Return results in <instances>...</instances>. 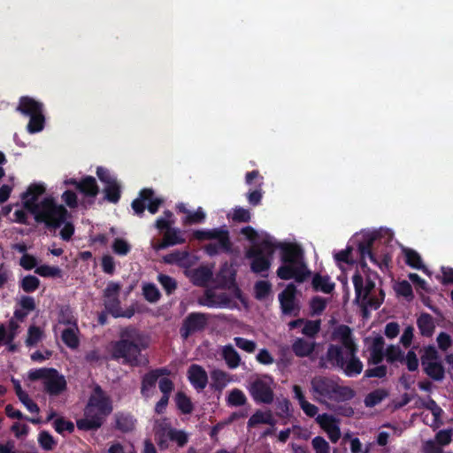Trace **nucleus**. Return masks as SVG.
<instances>
[{"label":"nucleus","instance_id":"f257e3e1","mask_svg":"<svg viewBox=\"0 0 453 453\" xmlns=\"http://www.w3.org/2000/svg\"><path fill=\"white\" fill-rule=\"evenodd\" d=\"M262 246L270 257L280 250L281 265L278 267L276 274L280 280H295L297 283H303L311 276V273L303 261V252L297 244L266 238L262 241Z\"/></svg>","mask_w":453,"mask_h":453},{"label":"nucleus","instance_id":"f03ea898","mask_svg":"<svg viewBox=\"0 0 453 453\" xmlns=\"http://www.w3.org/2000/svg\"><path fill=\"white\" fill-rule=\"evenodd\" d=\"M148 347V336L137 327L127 326L120 329L119 340L111 342L110 358L131 367H138L149 362L142 354Z\"/></svg>","mask_w":453,"mask_h":453},{"label":"nucleus","instance_id":"7ed1b4c3","mask_svg":"<svg viewBox=\"0 0 453 453\" xmlns=\"http://www.w3.org/2000/svg\"><path fill=\"white\" fill-rule=\"evenodd\" d=\"M113 410L111 397L98 384L93 388L88 401L84 409V418L77 420L79 430L93 431L100 428L104 419Z\"/></svg>","mask_w":453,"mask_h":453},{"label":"nucleus","instance_id":"20e7f679","mask_svg":"<svg viewBox=\"0 0 453 453\" xmlns=\"http://www.w3.org/2000/svg\"><path fill=\"white\" fill-rule=\"evenodd\" d=\"M358 348L355 351H343L342 347L338 344H329L326 359L332 367L342 370L348 377H356L359 375L364 368V365L357 356Z\"/></svg>","mask_w":453,"mask_h":453},{"label":"nucleus","instance_id":"39448f33","mask_svg":"<svg viewBox=\"0 0 453 453\" xmlns=\"http://www.w3.org/2000/svg\"><path fill=\"white\" fill-rule=\"evenodd\" d=\"M37 223H43L51 231L59 228L69 217L67 209L56 203L52 197H45L39 203V207L31 212Z\"/></svg>","mask_w":453,"mask_h":453},{"label":"nucleus","instance_id":"423d86ee","mask_svg":"<svg viewBox=\"0 0 453 453\" xmlns=\"http://www.w3.org/2000/svg\"><path fill=\"white\" fill-rule=\"evenodd\" d=\"M16 111L26 117H29V121L27 126L28 133L35 134L44 128V104L42 102L31 96H23L19 100Z\"/></svg>","mask_w":453,"mask_h":453},{"label":"nucleus","instance_id":"0eeeda50","mask_svg":"<svg viewBox=\"0 0 453 453\" xmlns=\"http://www.w3.org/2000/svg\"><path fill=\"white\" fill-rule=\"evenodd\" d=\"M164 202L162 197L155 196L152 188H146L139 192V196L133 200L131 206L138 216L143 215L145 209H148L150 213L156 214Z\"/></svg>","mask_w":453,"mask_h":453},{"label":"nucleus","instance_id":"6e6552de","mask_svg":"<svg viewBox=\"0 0 453 453\" xmlns=\"http://www.w3.org/2000/svg\"><path fill=\"white\" fill-rule=\"evenodd\" d=\"M376 237L373 234L366 236L363 242H360L358 243V251L360 254V262L359 266L364 273H366V272H370V268L368 267L366 262H365V257L367 256L372 263L377 265L380 269L383 268V266H388V263L391 260V257L388 254L383 255L380 261H379L375 256V254L372 252V246L375 242Z\"/></svg>","mask_w":453,"mask_h":453},{"label":"nucleus","instance_id":"1a4fd4ad","mask_svg":"<svg viewBox=\"0 0 453 453\" xmlns=\"http://www.w3.org/2000/svg\"><path fill=\"white\" fill-rule=\"evenodd\" d=\"M297 288L294 283H288L279 294L280 308L282 315L298 317L301 311V305L296 298Z\"/></svg>","mask_w":453,"mask_h":453},{"label":"nucleus","instance_id":"9d476101","mask_svg":"<svg viewBox=\"0 0 453 453\" xmlns=\"http://www.w3.org/2000/svg\"><path fill=\"white\" fill-rule=\"evenodd\" d=\"M209 315L202 312H190L183 319L180 327V335L182 340H188L196 333L203 332L208 325Z\"/></svg>","mask_w":453,"mask_h":453},{"label":"nucleus","instance_id":"9b49d317","mask_svg":"<svg viewBox=\"0 0 453 453\" xmlns=\"http://www.w3.org/2000/svg\"><path fill=\"white\" fill-rule=\"evenodd\" d=\"M193 237L198 241H219L220 245L223 247V252L230 253L232 251L233 244L230 239L229 231L225 226L212 229L195 230L193 232Z\"/></svg>","mask_w":453,"mask_h":453},{"label":"nucleus","instance_id":"f8f14e48","mask_svg":"<svg viewBox=\"0 0 453 453\" xmlns=\"http://www.w3.org/2000/svg\"><path fill=\"white\" fill-rule=\"evenodd\" d=\"M246 257L251 259L250 270L255 273H262L270 269L272 265V257H270L262 242L259 247H251L246 251Z\"/></svg>","mask_w":453,"mask_h":453},{"label":"nucleus","instance_id":"ddd939ff","mask_svg":"<svg viewBox=\"0 0 453 453\" xmlns=\"http://www.w3.org/2000/svg\"><path fill=\"white\" fill-rule=\"evenodd\" d=\"M121 289L120 284L110 281L105 289L104 290V305L108 313L115 317L120 310L119 292Z\"/></svg>","mask_w":453,"mask_h":453},{"label":"nucleus","instance_id":"4468645a","mask_svg":"<svg viewBox=\"0 0 453 453\" xmlns=\"http://www.w3.org/2000/svg\"><path fill=\"white\" fill-rule=\"evenodd\" d=\"M52 372L43 381V388L50 395L57 396L66 389L67 383L65 376L60 374L57 369L53 368Z\"/></svg>","mask_w":453,"mask_h":453},{"label":"nucleus","instance_id":"2eb2a0df","mask_svg":"<svg viewBox=\"0 0 453 453\" xmlns=\"http://www.w3.org/2000/svg\"><path fill=\"white\" fill-rule=\"evenodd\" d=\"M352 282L354 285L357 301L366 300L372 291L375 288V280H373L371 276H367V279H365V284H364V277L358 271L354 273Z\"/></svg>","mask_w":453,"mask_h":453},{"label":"nucleus","instance_id":"dca6fc26","mask_svg":"<svg viewBox=\"0 0 453 453\" xmlns=\"http://www.w3.org/2000/svg\"><path fill=\"white\" fill-rule=\"evenodd\" d=\"M312 392L324 400H331L335 381L324 376L314 377L311 381Z\"/></svg>","mask_w":453,"mask_h":453},{"label":"nucleus","instance_id":"f3484780","mask_svg":"<svg viewBox=\"0 0 453 453\" xmlns=\"http://www.w3.org/2000/svg\"><path fill=\"white\" fill-rule=\"evenodd\" d=\"M333 338L340 340V346L342 347L343 351L350 349L353 352L355 349L357 348L352 334V330L347 325H340L335 327L333 332Z\"/></svg>","mask_w":453,"mask_h":453},{"label":"nucleus","instance_id":"a211bd4d","mask_svg":"<svg viewBox=\"0 0 453 453\" xmlns=\"http://www.w3.org/2000/svg\"><path fill=\"white\" fill-rule=\"evenodd\" d=\"M188 379L190 384L198 391L203 390L208 383L206 371L199 365L193 364L188 369Z\"/></svg>","mask_w":453,"mask_h":453},{"label":"nucleus","instance_id":"6ab92c4d","mask_svg":"<svg viewBox=\"0 0 453 453\" xmlns=\"http://www.w3.org/2000/svg\"><path fill=\"white\" fill-rule=\"evenodd\" d=\"M45 192V188L42 184H32L27 191L22 194L21 198L23 200L24 207L30 212H33L39 207V203H36L38 197Z\"/></svg>","mask_w":453,"mask_h":453},{"label":"nucleus","instance_id":"aec40b11","mask_svg":"<svg viewBox=\"0 0 453 453\" xmlns=\"http://www.w3.org/2000/svg\"><path fill=\"white\" fill-rule=\"evenodd\" d=\"M250 393L257 403L269 404L273 401L274 394L273 389L262 380H257L252 384Z\"/></svg>","mask_w":453,"mask_h":453},{"label":"nucleus","instance_id":"412c9836","mask_svg":"<svg viewBox=\"0 0 453 453\" xmlns=\"http://www.w3.org/2000/svg\"><path fill=\"white\" fill-rule=\"evenodd\" d=\"M186 242L180 229L171 227L164 233L162 242L157 245V250L165 249L169 246L182 244Z\"/></svg>","mask_w":453,"mask_h":453},{"label":"nucleus","instance_id":"4be33fe9","mask_svg":"<svg viewBox=\"0 0 453 453\" xmlns=\"http://www.w3.org/2000/svg\"><path fill=\"white\" fill-rule=\"evenodd\" d=\"M115 427L122 433H128L134 429L136 419L127 412H117L114 415Z\"/></svg>","mask_w":453,"mask_h":453},{"label":"nucleus","instance_id":"5701e85b","mask_svg":"<svg viewBox=\"0 0 453 453\" xmlns=\"http://www.w3.org/2000/svg\"><path fill=\"white\" fill-rule=\"evenodd\" d=\"M315 346L314 342H309L303 338H296L292 343V351L298 357H306L312 354Z\"/></svg>","mask_w":453,"mask_h":453},{"label":"nucleus","instance_id":"b1692460","mask_svg":"<svg viewBox=\"0 0 453 453\" xmlns=\"http://www.w3.org/2000/svg\"><path fill=\"white\" fill-rule=\"evenodd\" d=\"M312 288L315 291H321L325 294H330L334 291L335 284L331 282L328 275L315 273L311 280Z\"/></svg>","mask_w":453,"mask_h":453},{"label":"nucleus","instance_id":"393cba45","mask_svg":"<svg viewBox=\"0 0 453 453\" xmlns=\"http://www.w3.org/2000/svg\"><path fill=\"white\" fill-rule=\"evenodd\" d=\"M87 197H96L99 193V187L92 176H85L80 180L79 190Z\"/></svg>","mask_w":453,"mask_h":453},{"label":"nucleus","instance_id":"a878e982","mask_svg":"<svg viewBox=\"0 0 453 453\" xmlns=\"http://www.w3.org/2000/svg\"><path fill=\"white\" fill-rule=\"evenodd\" d=\"M259 424H266L273 426L276 424L271 411H257L248 420L249 428L255 427Z\"/></svg>","mask_w":453,"mask_h":453},{"label":"nucleus","instance_id":"bb28decb","mask_svg":"<svg viewBox=\"0 0 453 453\" xmlns=\"http://www.w3.org/2000/svg\"><path fill=\"white\" fill-rule=\"evenodd\" d=\"M417 326L420 334L425 337H430L434 332V323L433 317L428 313H422L417 319Z\"/></svg>","mask_w":453,"mask_h":453},{"label":"nucleus","instance_id":"cd10ccee","mask_svg":"<svg viewBox=\"0 0 453 453\" xmlns=\"http://www.w3.org/2000/svg\"><path fill=\"white\" fill-rule=\"evenodd\" d=\"M425 373L435 381H441L444 379L445 369L441 362H431L422 365Z\"/></svg>","mask_w":453,"mask_h":453},{"label":"nucleus","instance_id":"c85d7f7f","mask_svg":"<svg viewBox=\"0 0 453 453\" xmlns=\"http://www.w3.org/2000/svg\"><path fill=\"white\" fill-rule=\"evenodd\" d=\"M389 395V391L386 388H377L368 393L365 399L364 403L367 408H372L380 403L384 399Z\"/></svg>","mask_w":453,"mask_h":453},{"label":"nucleus","instance_id":"c756f323","mask_svg":"<svg viewBox=\"0 0 453 453\" xmlns=\"http://www.w3.org/2000/svg\"><path fill=\"white\" fill-rule=\"evenodd\" d=\"M78 334V326L67 327L62 331L61 339L68 348L75 349L80 345Z\"/></svg>","mask_w":453,"mask_h":453},{"label":"nucleus","instance_id":"7c9ffc66","mask_svg":"<svg viewBox=\"0 0 453 453\" xmlns=\"http://www.w3.org/2000/svg\"><path fill=\"white\" fill-rule=\"evenodd\" d=\"M355 391L348 386H340L335 382L331 401L346 402L354 398Z\"/></svg>","mask_w":453,"mask_h":453},{"label":"nucleus","instance_id":"2f4dec72","mask_svg":"<svg viewBox=\"0 0 453 453\" xmlns=\"http://www.w3.org/2000/svg\"><path fill=\"white\" fill-rule=\"evenodd\" d=\"M212 278V272L207 266H200L194 270L192 274L193 283L196 286H205Z\"/></svg>","mask_w":453,"mask_h":453},{"label":"nucleus","instance_id":"473e14b6","mask_svg":"<svg viewBox=\"0 0 453 453\" xmlns=\"http://www.w3.org/2000/svg\"><path fill=\"white\" fill-rule=\"evenodd\" d=\"M222 356L229 368L234 369L239 366L241 357L232 345H226L224 347Z\"/></svg>","mask_w":453,"mask_h":453},{"label":"nucleus","instance_id":"72a5a7b5","mask_svg":"<svg viewBox=\"0 0 453 453\" xmlns=\"http://www.w3.org/2000/svg\"><path fill=\"white\" fill-rule=\"evenodd\" d=\"M175 403L182 414H190L194 410L191 399L182 391H179L175 395Z\"/></svg>","mask_w":453,"mask_h":453},{"label":"nucleus","instance_id":"f704fd0d","mask_svg":"<svg viewBox=\"0 0 453 453\" xmlns=\"http://www.w3.org/2000/svg\"><path fill=\"white\" fill-rule=\"evenodd\" d=\"M403 253L405 257V263L411 268L420 270L424 268L420 255L414 250L404 248Z\"/></svg>","mask_w":453,"mask_h":453},{"label":"nucleus","instance_id":"c9c22d12","mask_svg":"<svg viewBox=\"0 0 453 453\" xmlns=\"http://www.w3.org/2000/svg\"><path fill=\"white\" fill-rule=\"evenodd\" d=\"M104 193L108 202L117 203L121 197V187L118 181H114L104 187Z\"/></svg>","mask_w":453,"mask_h":453},{"label":"nucleus","instance_id":"e433bc0d","mask_svg":"<svg viewBox=\"0 0 453 453\" xmlns=\"http://www.w3.org/2000/svg\"><path fill=\"white\" fill-rule=\"evenodd\" d=\"M211 377L212 380L211 387L215 390L221 391L226 386L227 374L226 372L219 369L213 370L211 373Z\"/></svg>","mask_w":453,"mask_h":453},{"label":"nucleus","instance_id":"4c0bfd02","mask_svg":"<svg viewBox=\"0 0 453 453\" xmlns=\"http://www.w3.org/2000/svg\"><path fill=\"white\" fill-rule=\"evenodd\" d=\"M157 380L158 379H157V375L155 374V372L152 370L146 372L142 378L141 394L143 396H146L147 392L150 389H151L152 388H155Z\"/></svg>","mask_w":453,"mask_h":453},{"label":"nucleus","instance_id":"58836bf2","mask_svg":"<svg viewBox=\"0 0 453 453\" xmlns=\"http://www.w3.org/2000/svg\"><path fill=\"white\" fill-rule=\"evenodd\" d=\"M276 416L280 418H289L292 416L291 403L288 399L283 398L275 403Z\"/></svg>","mask_w":453,"mask_h":453},{"label":"nucleus","instance_id":"ea45409f","mask_svg":"<svg viewBox=\"0 0 453 453\" xmlns=\"http://www.w3.org/2000/svg\"><path fill=\"white\" fill-rule=\"evenodd\" d=\"M321 328V320H305L303 323V327L302 329V334L307 337L314 338L320 331Z\"/></svg>","mask_w":453,"mask_h":453},{"label":"nucleus","instance_id":"a19ab883","mask_svg":"<svg viewBox=\"0 0 453 453\" xmlns=\"http://www.w3.org/2000/svg\"><path fill=\"white\" fill-rule=\"evenodd\" d=\"M35 273L42 277L60 278L62 277V270L58 266H51L42 265L35 268Z\"/></svg>","mask_w":453,"mask_h":453},{"label":"nucleus","instance_id":"79ce46f5","mask_svg":"<svg viewBox=\"0 0 453 453\" xmlns=\"http://www.w3.org/2000/svg\"><path fill=\"white\" fill-rule=\"evenodd\" d=\"M255 297L257 300L266 298L272 292V284L266 280H258L254 286Z\"/></svg>","mask_w":453,"mask_h":453},{"label":"nucleus","instance_id":"37998d69","mask_svg":"<svg viewBox=\"0 0 453 453\" xmlns=\"http://www.w3.org/2000/svg\"><path fill=\"white\" fill-rule=\"evenodd\" d=\"M247 398L244 393L238 389H233L227 396V404L230 406L239 407L246 403Z\"/></svg>","mask_w":453,"mask_h":453},{"label":"nucleus","instance_id":"c03bdc74","mask_svg":"<svg viewBox=\"0 0 453 453\" xmlns=\"http://www.w3.org/2000/svg\"><path fill=\"white\" fill-rule=\"evenodd\" d=\"M42 330L36 326H30L27 330V337L26 339V345L27 347L35 346L42 337Z\"/></svg>","mask_w":453,"mask_h":453},{"label":"nucleus","instance_id":"a18cd8bd","mask_svg":"<svg viewBox=\"0 0 453 453\" xmlns=\"http://www.w3.org/2000/svg\"><path fill=\"white\" fill-rule=\"evenodd\" d=\"M40 286V280L34 275H27L20 281V288L26 293L35 292Z\"/></svg>","mask_w":453,"mask_h":453},{"label":"nucleus","instance_id":"49530a36","mask_svg":"<svg viewBox=\"0 0 453 453\" xmlns=\"http://www.w3.org/2000/svg\"><path fill=\"white\" fill-rule=\"evenodd\" d=\"M58 322L63 325L70 326L69 327L78 326L77 319L69 307L61 309Z\"/></svg>","mask_w":453,"mask_h":453},{"label":"nucleus","instance_id":"de8ad7c7","mask_svg":"<svg viewBox=\"0 0 453 453\" xmlns=\"http://www.w3.org/2000/svg\"><path fill=\"white\" fill-rule=\"evenodd\" d=\"M167 438L172 441H175L179 447H183L188 441V434L184 431L175 428L168 430Z\"/></svg>","mask_w":453,"mask_h":453},{"label":"nucleus","instance_id":"09e8293b","mask_svg":"<svg viewBox=\"0 0 453 453\" xmlns=\"http://www.w3.org/2000/svg\"><path fill=\"white\" fill-rule=\"evenodd\" d=\"M157 280L167 295L173 294L177 288L176 280L169 275L159 273Z\"/></svg>","mask_w":453,"mask_h":453},{"label":"nucleus","instance_id":"8fccbe9b","mask_svg":"<svg viewBox=\"0 0 453 453\" xmlns=\"http://www.w3.org/2000/svg\"><path fill=\"white\" fill-rule=\"evenodd\" d=\"M386 360L389 364H393L396 361L403 362L404 356L403 352L398 346L390 345L386 349Z\"/></svg>","mask_w":453,"mask_h":453},{"label":"nucleus","instance_id":"3c124183","mask_svg":"<svg viewBox=\"0 0 453 453\" xmlns=\"http://www.w3.org/2000/svg\"><path fill=\"white\" fill-rule=\"evenodd\" d=\"M144 298L150 303H156L160 299V292L157 288L152 284H145L142 288Z\"/></svg>","mask_w":453,"mask_h":453},{"label":"nucleus","instance_id":"603ef678","mask_svg":"<svg viewBox=\"0 0 453 453\" xmlns=\"http://www.w3.org/2000/svg\"><path fill=\"white\" fill-rule=\"evenodd\" d=\"M395 290L397 296H403L407 300H411L414 297L412 287L407 280H402L398 282L395 287Z\"/></svg>","mask_w":453,"mask_h":453},{"label":"nucleus","instance_id":"864d4df0","mask_svg":"<svg viewBox=\"0 0 453 453\" xmlns=\"http://www.w3.org/2000/svg\"><path fill=\"white\" fill-rule=\"evenodd\" d=\"M327 302L321 296H314L310 301V308L312 315H320L326 308Z\"/></svg>","mask_w":453,"mask_h":453},{"label":"nucleus","instance_id":"5fc2aeb1","mask_svg":"<svg viewBox=\"0 0 453 453\" xmlns=\"http://www.w3.org/2000/svg\"><path fill=\"white\" fill-rule=\"evenodd\" d=\"M112 250L119 256H126L131 250L130 244L122 238H116L112 243Z\"/></svg>","mask_w":453,"mask_h":453},{"label":"nucleus","instance_id":"6e6d98bb","mask_svg":"<svg viewBox=\"0 0 453 453\" xmlns=\"http://www.w3.org/2000/svg\"><path fill=\"white\" fill-rule=\"evenodd\" d=\"M440 356L434 346L429 345L424 349L421 356V365L439 361Z\"/></svg>","mask_w":453,"mask_h":453},{"label":"nucleus","instance_id":"4d7b16f0","mask_svg":"<svg viewBox=\"0 0 453 453\" xmlns=\"http://www.w3.org/2000/svg\"><path fill=\"white\" fill-rule=\"evenodd\" d=\"M453 428L443 429L435 434V442L441 448L449 445L452 441Z\"/></svg>","mask_w":453,"mask_h":453},{"label":"nucleus","instance_id":"13d9d810","mask_svg":"<svg viewBox=\"0 0 453 453\" xmlns=\"http://www.w3.org/2000/svg\"><path fill=\"white\" fill-rule=\"evenodd\" d=\"M54 429L57 433L62 434L65 432L73 433L74 425L72 421L65 420L63 418H57L53 423Z\"/></svg>","mask_w":453,"mask_h":453},{"label":"nucleus","instance_id":"bf43d9fd","mask_svg":"<svg viewBox=\"0 0 453 453\" xmlns=\"http://www.w3.org/2000/svg\"><path fill=\"white\" fill-rule=\"evenodd\" d=\"M388 367L384 365H377L375 367L365 371L364 378L383 379L387 376Z\"/></svg>","mask_w":453,"mask_h":453},{"label":"nucleus","instance_id":"052dcab7","mask_svg":"<svg viewBox=\"0 0 453 453\" xmlns=\"http://www.w3.org/2000/svg\"><path fill=\"white\" fill-rule=\"evenodd\" d=\"M423 406L432 412L435 423L441 422V417L443 414V410L433 398L429 397L427 402L423 403Z\"/></svg>","mask_w":453,"mask_h":453},{"label":"nucleus","instance_id":"680f3d73","mask_svg":"<svg viewBox=\"0 0 453 453\" xmlns=\"http://www.w3.org/2000/svg\"><path fill=\"white\" fill-rule=\"evenodd\" d=\"M251 219L250 212L248 209L236 207L232 215V220L238 223H248Z\"/></svg>","mask_w":453,"mask_h":453},{"label":"nucleus","instance_id":"e2e57ef3","mask_svg":"<svg viewBox=\"0 0 453 453\" xmlns=\"http://www.w3.org/2000/svg\"><path fill=\"white\" fill-rule=\"evenodd\" d=\"M173 217V213L171 211H169V210L165 211L164 217H160L156 220V222H155L156 227L159 231H163V230L167 231V229L172 227L171 226V225H172L171 219Z\"/></svg>","mask_w":453,"mask_h":453},{"label":"nucleus","instance_id":"0e129e2a","mask_svg":"<svg viewBox=\"0 0 453 453\" xmlns=\"http://www.w3.org/2000/svg\"><path fill=\"white\" fill-rule=\"evenodd\" d=\"M205 219V213L203 209L199 207L195 212H188V215L184 219L185 225H193L203 222Z\"/></svg>","mask_w":453,"mask_h":453},{"label":"nucleus","instance_id":"69168bd1","mask_svg":"<svg viewBox=\"0 0 453 453\" xmlns=\"http://www.w3.org/2000/svg\"><path fill=\"white\" fill-rule=\"evenodd\" d=\"M311 445L316 453H330L329 443L322 436L314 437Z\"/></svg>","mask_w":453,"mask_h":453},{"label":"nucleus","instance_id":"338daca9","mask_svg":"<svg viewBox=\"0 0 453 453\" xmlns=\"http://www.w3.org/2000/svg\"><path fill=\"white\" fill-rule=\"evenodd\" d=\"M38 441L44 450H51L56 443L52 435L47 431L39 434Z\"/></svg>","mask_w":453,"mask_h":453},{"label":"nucleus","instance_id":"774afa93","mask_svg":"<svg viewBox=\"0 0 453 453\" xmlns=\"http://www.w3.org/2000/svg\"><path fill=\"white\" fill-rule=\"evenodd\" d=\"M234 342L239 349L248 353H253L257 348V344L254 341L248 340L243 337H235Z\"/></svg>","mask_w":453,"mask_h":453}]
</instances>
